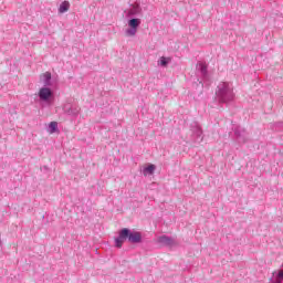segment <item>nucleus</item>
Returning <instances> with one entry per match:
<instances>
[{
  "mask_svg": "<svg viewBox=\"0 0 283 283\" xmlns=\"http://www.w3.org/2000/svg\"><path fill=\"white\" fill-rule=\"evenodd\" d=\"M216 98L218 103H232L235 98L233 93V84L231 82H221L218 84L216 90Z\"/></svg>",
  "mask_w": 283,
  "mask_h": 283,
  "instance_id": "nucleus-1",
  "label": "nucleus"
},
{
  "mask_svg": "<svg viewBox=\"0 0 283 283\" xmlns=\"http://www.w3.org/2000/svg\"><path fill=\"white\" fill-rule=\"evenodd\" d=\"M38 96L40 101L46 105H52V102L54 101V92L48 86L40 88Z\"/></svg>",
  "mask_w": 283,
  "mask_h": 283,
  "instance_id": "nucleus-2",
  "label": "nucleus"
},
{
  "mask_svg": "<svg viewBox=\"0 0 283 283\" xmlns=\"http://www.w3.org/2000/svg\"><path fill=\"white\" fill-rule=\"evenodd\" d=\"M190 130H191V138L193 143H202L205 140V136L202 135V127L197 122H193L190 125Z\"/></svg>",
  "mask_w": 283,
  "mask_h": 283,
  "instance_id": "nucleus-3",
  "label": "nucleus"
},
{
  "mask_svg": "<svg viewBox=\"0 0 283 283\" xmlns=\"http://www.w3.org/2000/svg\"><path fill=\"white\" fill-rule=\"evenodd\" d=\"M129 235V229L128 228H123L119 230L118 237L115 238V247L117 249H123V244H125L126 240H128Z\"/></svg>",
  "mask_w": 283,
  "mask_h": 283,
  "instance_id": "nucleus-4",
  "label": "nucleus"
},
{
  "mask_svg": "<svg viewBox=\"0 0 283 283\" xmlns=\"http://www.w3.org/2000/svg\"><path fill=\"white\" fill-rule=\"evenodd\" d=\"M63 112L67 116H73V118H76V116H78V114H81V106L66 104L63 106Z\"/></svg>",
  "mask_w": 283,
  "mask_h": 283,
  "instance_id": "nucleus-5",
  "label": "nucleus"
},
{
  "mask_svg": "<svg viewBox=\"0 0 283 283\" xmlns=\"http://www.w3.org/2000/svg\"><path fill=\"white\" fill-rule=\"evenodd\" d=\"M140 27V19L138 18H132L128 20V30H127V34H130V36H134V34H136V31L138 30V28Z\"/></svg>",
  "mask_w": 283,
  "mask_h": 283,
  "instance_id": "nucleus-6",
  "label": "nucleus"
},
{
  "mask_svg": "<svg viewBox=\"0 0 283 283\" xmlns=\"http://www.w3.org/2000/svg\"><path fill=\"white\" fill-rule=\"evenodd\" d=\"M128 242L130 244H140V242H143V233L128 229Z\"/></svg>",
  "mask_w": 283,
  "mask_h": 283,
  "instance_id": "nucleus-7",
  "label": "nucleus"
},
{
  "mask_svg": "<svg viewBox=\"0 0 283 283\" xmlns=\"http://www.w3.org/2000/svg\"><path fill=\"white\" fill-rule=\"evenodd\" d=\"M157 242L159 244H164V247H176L178 243L176 242V239L167 235H161L157 239Z\"/></svg>",
  "mask_w": 283,
  "mask_h": 283,
  "instance_id": "nucleus-8",
  "label": "nucleus"
},
{
  "mask_svg": "<svg viewBox=\"0 0 283 283\" xmlns=\"http://www.w3.org/2000/svg\"><path fill=\"white\" fill-rule=\"evenodd\" d=\"M199 72L203 81H209V71L207 70V63L199 62Z\"/></svg>",
  "mask_w": 283,
  "mask_h": 283,
  "instance_id": "nucleus-9",
  "label": "nucleus"
},
{
  "mask_svg": "<svg viewBox=\"0 0 283 283\" xmlns=\"http://www.w3.org/2000/svg\"><path fill=\"white\" fill-rule=\"evenodd\" d=\"M234 135L238 143H247V130H240V128H237L234 130Z\"/></svg>",
  "mask_w": 283,
  "mask_h": 283,
  "instance_id": "nucleus-10",
  "label": "nucleus"
},
{
  "mask_svg": "<svg viewBox=\"0 0 283 283\" xmlns=\"http://www.w3.org/2000/svg\"><path fill=\"white\" fill-rule=\"evenodd\" d=\"M67 10H70V2L69 1H63L60 4V8H59L60 14H65V12H67Z\"/></svg>",
  "mask_w": 283,
  "mask_h": 283,
  "instance_id": "nucleus-11",
  "label": "nucleus"
},
{
  "mask_svg": "<svg viewBox=\"0 0 283 283\" xmlns=\"http://www.w3.org/2000/svg\"><path fill=\"white\" fill-rule=\"evenodd\" d=\"M154 171H156V166L154 164H150L144 168V176H151Z\"/></svg>",
  "mask_w": 283,
  "mask_h": 283,
  "instance_id": "nucleus-12",
  "label": "nucleus"
},
{
  "mask_svg": "<svg viewBox=\"0 0 283 283\" xmlns=\"http://www.w3.org/2000/svg\"><path fill=\"white\" fill-rule=\"evenodd\" d=\"M169 63H171V57L161 56L158 61V65H160V67H167Z\"/></svg>",
  "mask_w": 283,
  "mask_h": 283,
  "instance_id": "nucleus-13",
  "label": "nucleus"
},
{
  "mask_svg": "<svg viewBox=\"0 0 283 283\" xmlns=\"http://www.w3.org/2000/svg\"><path fill=\"white\" fill-rule=\"evenodd\" d=\"M44 85L48 87L51 85L50 81H52V73L45 72L43 75Z\"/></svg>",
  "mask_w": 283,
  "mask_h": 283,
  "instance_id": "nucleus-14",
  "label": "nucleus"
},
{
  "mask_svg": "<svg viewBox=\"0 0 283 283\" xmlns=\"http://www.w3.org/2000/svg\"><path fill=\"white\" fill-rule=\"evenodd\" d=\"M50 134H55L56 129H59V123L51 122L49 124Z\"/></svg>",
  "mask_w": 283,
  "mask_h": 283,
  "instance_id": "nucleus-15",
  "label": "nucleus"
},
{
  "mask_svg": "<svg viewBox=\"0 0 283 283\" xmlns=\"http://www.w3.org/2000/svg\"><path fill=\"white\" fill-rule=\"evenodd\" d=\"M276 280H282V281H283V270H281V271L277 273Z\"/></svg>",
  "mask_w": 283,
  "mask_h": 283,
  "instance_id": "nucleus-16",
  "label": "nucleus"
},
{
  "mask_svg": "<svg viewBox=\"0 0 283 283\" xmlns=\"http://www.w3.org/2000/svg\"><path fill=\"white\" fill-rule=\"evenodd\" d=\"M190 30H198V27L196 24H191Z\"/></svg>",
  "mask_w": 283,
  "mask_h": 283,
  "instance_id": "nucleus-17",
  "label": "nucleus"
},
{
  "mask_svg": "<svg viewBox=\"0 0 283 283\" xmlns=\"http://www.w3.org/2000/svg\"><path fill=\"white\" fill-rule=\"evenodd\" d=\"M138 11H129V14L134 15V14H137Z\"/></svg>",
  "mask_w": 283,
  "mask_h": 283,
  "instance_id": "nucleus-18",
  "label": "nucleus"
}]
</instances>
